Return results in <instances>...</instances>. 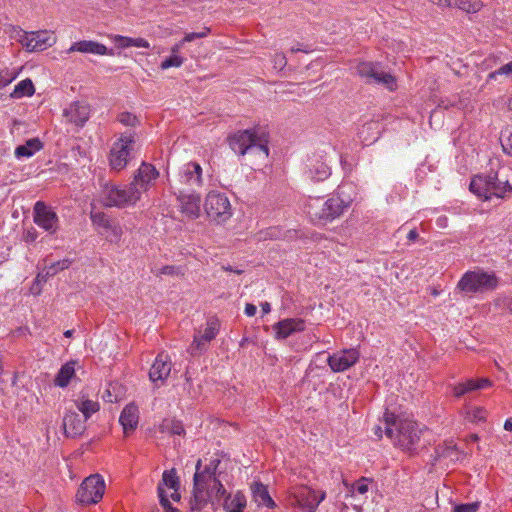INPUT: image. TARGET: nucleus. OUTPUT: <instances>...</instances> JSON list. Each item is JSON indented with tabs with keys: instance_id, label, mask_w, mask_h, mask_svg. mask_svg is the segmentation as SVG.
Here are the masks:
<instances>
[{
	"instance_id": "1",
	"label": "nucleus",
	"mask_w": 512,
	"mask_h": 512,
	"mask_svg": "<svg viewBox=\"0 0 512 512\" xmlns=\"http://www.w3.org/2000/svg\"><path fill=\"white\" fill-rule=\"evenodd\" d=\"M384 422L385 434L393 439L396 445L409 452L417 450L422 430L415 421L386 411Z\"/></svg>"
},
{
	"instance_id": "2",
	"label": "nucleus",
	"mask_w": 512,
	"mask_h": 512,
	"mask_svg": "<svg viewBox=\"0 0 512 512\" xmlns=\"http://www.w3.org/2000/svg\"><path fill=\"white\" fill-rule=\"evenodd\" d=\"M349 205L350 201L342 199L338 194L326 200L310 196L305 211L314 224L326 225L339 218Z\"/></svg>"
},
{
	"instance_id": "3",
	"label": "nucleus",
	"mask_w": 512,
	"mask_h": 512,
	"mask_svg": "<svg viewBox=\"0 0 512 512\" xmlns=\"http://www.w3.org/2000/svg\"><path fill=\"white\" fill-rule=\"evenodd\" d=\"M230 148L238 155H245L248 151H257L268 157V139L266 134H257L255 130H240L228 136Z\"/></svg>"
},
{
	"instance_id": "4",
	"label": "nucleus",
	"mask_w": 512,
	"mask_h": 512,
	"mask_svg": "<svg viewBox=\"0 0 512 512\" xmlns=\"http://www.w3.org/2000/svg\"><path fill=\"white\" fill-rule=\"evenodd\" d=\"M469 188L471 192L479 197H483L485 200L490 199L492 196L503 198L506 192H512V186L509 184L508 179L501 178L499 172L474 177Z\"/></svg>"
},
{
	"instance_id": "5",
	"label": "nucleus",
	"mask_w": 512,
	"mask_h": 512,
	"mask_svg": "<svg viewBox=\"0 0 512 512\" xmlns=\"http://www.w3.org/2000/svg\"><path fill=\"white\" fill-rule=\"evenodd\" d=\"M498 278L494 273L483 270L467 271L457 284V288L466 294L483 293L494 290Z\"/></svg>"
},
{
	"instance_id": "6",
	"label": "nucleus",
	"mask_w": 512,
	"mask_h": 512,
	"mask_svg": "<svg viewBox=\"0 0 512 512\" xmlns=\"http://www.w3.org/2000/svg\"><path fill=\"white\" fill-rule=\"evenodd\" d=\"M102 198L105 206L118 208L134 205L140 199L136 188H132L130 185L120 188L112 184L104 186Z\"/></svg>"
},
{
	"instance_id": "7",
	"label": "nucleus",
	"mask_w": 512,
	"mask_h": 512,
	"mask_svg": "<svg viewBox=\"0 0 512 512\" xmlns=\"http://www.w3.org/2000/svg\"><path fill=\"white\" fill-rule=\"evenodd\" d=\"M135 140L133 133H123L120 138L113 143L109 154L110 166L113 170L120 171L124 169L132 158Z\"/></svg>"
},
{
	"instance_id": "8",
	"label": "nucleus",
	"mask_w": 512,
	"mask_h": 512,
	"mask_svg": "<svg viewBox=\"0 0 512 512\" xmlns=\"http://www.w3.org/2000/svg\"><path fill=\"white\" fill-rule=\"evenodd\" d=\"M202 461L199 459L196 463V471L193 477V498L190 501L192 511H200L209 502L208 485L214 479V476L206 474L201 470Z\"/></svg>"
},
{
	"instance_id": "9",
	"label": "nucleus",
	"mask_w": 512,
	"mask_h": 512,
	"mask_svg": "<svg viewBox=\"0 0 512 512\" xmlns=\"http://www.w3.org/2000/svg\"><path fill=\"white\" fill-rule=\"evenodd\" d=\"M105 483L99 474L90 475L81 483L76 497L77 500L85 505L98 503L104 494Z\"/></svg>"
},
{
	"instance_id": "10",
	"label": "nucleus",
	"mask_w": 512,
	"mask_h": 512,
	"mask_svg": "<svg viewBox=\"0 0 512 512\" xmlns=\"http://www.w3.org/2000/svg\"><path fill=\"white\" fill-rule=\"evenodd\" d=\"M204 207L208 217L217 223L224 222L231 216V205L225 194L208 193Z\"/></svg>"
},
{
	"instance_id": "11",
	"label": "nucleus",
	"mask_w": 512,
	"mask_h": 512,
	"mask_svg": "<svg viewBox=\"0 0 512 512\" xmlns=\"http://www.w3.org/2000/svg\"><path fill=\"white\" fill-rule=\"evenodd\" d=\"M357 73L361 77L367 78L368 82L383 84L390 90L395 88V78L391 74L380 70L378 64L361 62L357 65Z\"/></svg>"
},
{
	"instance_id": "12",
	"label": "nucleus",
	"mask_w": 512,
	"mask_h": 512,
	"mask_svg": "<svg viewBox=\"0 0 512 512\" xmlns=\"http://www.w3.org/2000/svg\"><path fill=\"white\" fill-rule=\"evenodd\" d=\"M34 222L50 234H54L59 228V219L55 211L44 202L37 201L33 210Z\"/></svg>"
},
{
	"instance_id": "13",
	"label": "nucleus",
	"mask_w": 512,
	"mask_h": 512,
	"mask_svg": "<svg viewBox=\"0 0 512 512\" xmlns=\"http://www.w3.org/2000/svg\"><path fill=\"white\" fill-rule=\"evenodd\" d=\"M219 321L216 318H211L207 321V326L201 335H195L194 341L188 348V352L192 356L201 354L206 350V344L213 340L219 331Z\"/></svg>"
},
{
	"instance_id": "14",
	"label": "nucleus",
	"mask_w": 512,
	"mask_h": 512,
	"mask_svg": "<svg viewBox=\"0 0 512 512\" xmlns=\"http://www.w3.org/2000/svg\"><path fill=\"white\" fill-rule=\"evenodd\" d=\"M294 496L300 507L308 512H315L319 504L325 499L326 493L303 486L297 489Z\"/></svg>"
},
{
	"instance_id": "15",
	"label": "nucleus",
	"mask_w": 512,
	"mask_h": 512,
	"mask_svg": "<svg viewBox=\"0 0 512 512\" xmlns=\"http://www.w3.org/2000/svg\"><path fill=\"white\" fill-rule=\"evenodd\" d=\"M158 175V171L152 164L143 162L137 170L133 181L130 183V186L137 189L140 198L141 194L148 190L152 181L156 180Z\"/></svg>"
},
{
	"instance_id": "16",
	"label": "nucleus",
	"mask_w": 512,
	"mask_h": 512,
	"mask_svg": "<svg viewBox=\"0 0 512 512\" xmlns=\"http://www.w3.org/2000/svg\"><path fill=\"white\" fill-rule=\"evenodd\" d=\"M357 349L351 348L328 356L327 363L334 372H343L352 367L359 359Z\"/></svg>"
},
{
	"instance_id": "17",
	"label": "nucleus",
	"mask_w": 512,
	"mask_h": 512,
	"mask_svg": "<svg viewBox=\"0 0 512 512\" xmlns=\"http://www.w3.org/2000/svg\"><path fill=\"white\" fill-rule=\"evenodd\" d=\"M56 41L55 36L49 31H36L26 35L23 45L29 51H42L51 47Z\"/></svg>"
},
{
	"instance_id": "18",
	"label": "nucleus",
	"mask_w": 512,
	"mask_h": 512,
	"mask_svg": "<svg viewBox=\"0 0 512 512\" xmlns=\"http://www.w3.org/2000/svg\"><path fill=\"white\" fill-rule=\"evenodd\" d=\"M181 212L191 219L198 218L200 215V196L196 193H185L179 190L177 195Z\"/></svg>"
},
{
	"instance_id": "19",
	"label": "nucleus",
	"mask_w": 512,
	"mask_h": 512,
	"mask_svg": "<svg viewBox=\"0 0 512 512\" xmlns=\"http://www.w3.org/2000/svg\"><path fill=\"white\" fill-rule=\"evenodd\" d=\"M63 115L68 122L82 127L89 119L90 106L85 102L76 101L64 110Z\"/></svg>"
},
{
	"instance_id": "20",
	"label": "nucleus",
	"mask_w": 512,
	"mask_h": 512,
	"mask_svg": "<svg viewBox=\"0 0 512 512\" xmlns=\"http://www.w3.org/2000/svg\"><path fill=\"white\" fill-rule=\"evenodd\" d=\"M178 179L181 184L189 187L200 186L202 184V168L196 162L185 164L178 173Z\"/></svg>"
},
{
	"instance_id": "21",
	"label": "nucleus",
	"mask_w": 512,
	"mask_h": 512,
	"mask_svg": "<svg viewBox=\"0 0 512 512\" xmlns=\"http://www.w3.org/2000/svg\"><path fill=\"white\" fill-rule=\"evenodd\" d=\"M171 372V363L169 361V356L164 353H160L157 355L150 371L149 378L152 382H156L158 380L164 381Z\"/></svg>"
},
{
	"instance_id": "22",
	"label": "nucleus",
	"mask_w": 512,
	"mask_h": 512,
	"mask_svg": "<svg viewBox=\"0 0 512 512\" xmlns=\"http://www.w3.org/2000/svg\"><path fill=\"white\" fill-rule=\"evenodd\" d=\"M63 428L67 437H77L86 429L85 420L77 412L69 411L63 418Z\"/></svg>"
},
{
	"instance_id": "23",
	"label": "nucleus",
	"mask_w": 512,
	"mask_h": 512,
	"mask_svg": "<svg viewBox=\"0 0 512 512\" xmlns=\"http://www.w3.org/2000/svg\"><path fill=\"white\" fill-rule=\"evenodd\" d=\"M305 329V323L302 319L288 318L279 321L274 325L276 337L278 339H285L294 332H300Z\"/></svg>"
},
{
	"instance_id": "24",
	"label": "nucleus",
	"mask_w": 512,
	"mask_h": 512,
	"mask_svg": "<svg viewBox=\"0 0 512 512\" xmlns=\"http://www.w3.org/2000/svg\"><path fill=\"white\" fill-rule=\"evenodd\" d=\"M139 420V411L138 407L130 403L126 405L121 412L119 422L123 427V431L125 435H128L130 432H133L137 425Z\"/></svg>"
},
{
	"instance_id": "25",
	"label": "nucleus",
	"mask_w": 512,
	"mask_h": 512,
	"mask_svg": "<svg viewBox=\"0 0 512 512\" xmlns=\"http://www.w3.org/2000/svg\"><path fill=\"white\" fill-rule=\"evenodd\" d=\"M71 264V261L68 259L60 260L55 263H52L50 266L46 267L42 272L38 273L36 276L35 282L33 284L32 290L33 293L39 294L41 289L38 288L35 290V286H38L41 283H45L48 278L56 275L59 271L67 269Z\"/></svg>"
},
{
	"instance_id": "26",
	"label": "nucleus",
	"mask_w": 512,
	"mask_h": 512,
	"mask_svg": "<svg viewBox=\"0 0 512 512\" xmlns=\"http://www.w3.org/2000/svg\"><path fill=\"white\" fill-rule=\"evenodd\" d=\"M68 53L72 52H80V53H90L95 55H106L108 54V49L105 45L91 41V40H82L75 42L71 45V47L67 51Z\"/></svg>"
},
{
	"instance_id": "27",
	"label": "nucleus",
	"mask_w": 512,
	"mask_h": 512,
	"mask_svg": "<svg viewBox=\"0 0 512 512\" xmlns=\"http://www.w3.org/2000/svg\"><path fill=\"white\" fill-rule=\"evenodd\" d=\"M222 498L225 512H243L246 507V497L239 491L234 495L226 493Z\"/></svg>"
},
{
	"instance_id": "28",
	"label": "nucleus",
	"mask_w": 512,
	"mask_h": 512,
	"mask_svg": "<svg viewBox=\"0 0 512 512\" xmlns=\"http://www.w3.org/2000/svg\"><path fill=\"white\" fill-rule=\"evenodd\" d=\"M380 135V125L377 121H370L362 126L358 136L366 145L374 143Z\"/></svg>"
},
{
	"instance_id": "29",
	"label": "nucleus",
	"mask_w": 512,
	"mask_h": 512,
	"mask_svg": "<svg viewBox=\"0 0 512 512\" xmlns=\"http://www.w3.org/2000/svg\"><path fill=\"white\" fill-rule=\"evenodd\" d=\"M42 148L43 144L39 138H32L27 140L25 144L17 146L14 153L17 158L31 157Z\"/></svg>"
},
{
	"instance_id": "30",
	"label": "nucleus",
	"mask_w": 512,
	"mask_h": 512,
	"mask_svg": "<svg viewBox=\"0 0 512 512\" xmlns=\"http://www.w3.org/2000/svg\"><path fill=\"white\" fill-rule=\"evenodd\" d=\"M75 364V361H69L60 368L54 380L56 386L64 388L69 384L75 374Z\"/></svg>"
},
{
	"instance_id": "31",
	"label": "nucleus",
	"mask_w": 512,
	"mask_h": 512,
	"mask_svg": "<svg viewBox=\"0 0 512 512\" xmlns=\"http://www.w3.org/2000/svg\"><path fill=\"white\" fill-rule=\"evenodd\" d=\"M252 493L258 505H264L269 508L275 506V502L270 497L267 487L262 483H254L252 486Z\"/></svg>"
},
{
	"instance_id": "32",
	"label": "nucleus",
	"mask_w": 512,
	"mask_h": 512,
	"mask_svg": "<svg viewBox=\"0 0 512 512\" xmlns=\"http://www.w3.org/2000/svg\"><path fill=\"white\" fill-rule=\"evenodd\" d=\"M448 7H457L467 13H476L480 11L483 4L480 0H445Z\"/></svg>"
},
{
	"instance_id": "33",
	"label": "nucleus",
	"mask_w": 512,
	"mask_h": 512,
	"mask_svg": "<svg viewBox=\"0 0 512 512\" xmlns=\"http://www.w3.org/2000/svg\"><path fill=\"white\" fill-rule=\"evenodd\" d=\"M35 92L34 84L31 79L27 78L20 81L10 94L11 98H22L24 96H32Z\"/></svg>"
},
{
	"instance_id": "34",
	"label": "nucleus",
	"mask_w": 512,
	"mask_h": 512,
	"mask_svg": "<svg viewBox=\"0 0 512 512\" xmlns=\"http://www.w3.org/2000/svg\"><path fill=\"white\" fill-rule=\"evenodd\" d=\"M75 404L77 409L84 415L85 420L90 418V416L100 408L98 402L89 399L77 400L75 401Z\"/></svg>"
},
{
	"instance_id": "35",
	"label": "nucleus",
	"mask_w": 512,
	"mask_h": 512,
	"mask_svg": "<svg viewBox=\"0 0 512 512\" xmlns=\"http://www.w3.org/2000/svg\"><path fill=\"white\" fill-rule=\"evenodd\" d=\"M309 173L313 180L323 181L331 175V169L326 163L318 161L313 168L309 170Z\"/></svg>"
},
{
	"instance_id": "36",
	"label": "nucleus",
	"mask_w": 512,
	"mask_h": 512,
	"mask_svg": "<svg viewBox=\"0 0 512 512\" xmlns=\"http://www.w3.org/2000/svg\"><path fill=\"white\" fill-rule=\"evenodd\" d=\"M162 432H167L171 435H183L185 433L182 422L178 420H165L161 426Z\"/></svg>"
},
{
	"instance_id": "37",
	"label": "nucleus",
	"mask_w": 512,
	"mask_h": 512,
	"mask_svg": "<svg viewBox=\"0 0 512 512\" xmlns=\"http://www.w3.org/2000/svg\"><path fill=\"white\" fill-rule=\"evenodd\" d=\"M110 228H112V233H108L107 240L111 243H117L122 236V228L115 220L109 219L108 225H104L101 229L107 231Z\"/></svg>"
},
{
	"instance_id": "38",
	"label": "nucleus",
	"mask_w": 512,
	"mask_h": 512,
	"mask_svg": "<svg viewBox=\"0 0 512 512\" xmlns=\"http://www.w3.org/2000/svg\"><path fill=\"white\" fill-rule=\"evenodd\" d=\"M159 484H161L163 488L164 486L170 489L179 488L180 482L178 476L176 475V470L171 469L164 471L162 475V481Z\"/></svg>"
},
{
	"instance_id": "39",
	"label": "nucleus",
	"mask_w": 512,
	"mask_h": 512,
	"mask_svg": "<svg viewBox=\"0 0 512 512\" xmlns=\"http://www.w3.org/2000/svg\"><path fill=\"white\" fill-rule=\"evenodd\" d=\"M207 491H209V500L212 496H215L218 501H220L227 493L223 484L216 476L208 485Z\"/></svg>"
},
{
	"instance_id": "40",
	"label": "nucleus",
	"mask_w": 512,
	"mask_h": 512,
	"mask_svg": "<svg viewBox=\"0 0 512 512\" xmlns=\"http://www.w3.org/2000/svg\"><path fill=\"white\" fill-rule=\"evenodd\" d=\"M501 144L503 150L512 156V127L502 132Z\"/></svg>"
},
{
	"instance_id": "41",
	"label": "nucleus",
	"mask_w": 512,
	"mask_h": 512,
	"mask_svg": "<svg viewBox=\"0 0 512 512\" xmlns=\"http://www.w3.org/2000/svg\"><path fill=\"white\" fill-rule=\"evenodd\" d=\"M184 62V58L179 55H171L162 61L160 67L165 70L171 67H180Z\"/></svg>"
},
{
	"instance_id": "42",
	"label": "nucleus",
	"mask_w": 512,
	"mask_h": 512,
	"mask_svg": "<svg viewBox=\"0 0 512 512\" xmlns=\"http://www.w3.org/2000/svg\"><path fill=\"white\" fill-rule=\"evenodd\" d=\"M498 75L512 76V61L501 66L499 69L490 72L487 81L495 80Z\"/></svg>"
},
{
	"instance_id": "43",
	"label": "nucleus",
	"mask_w": 512,
	"mask_h": 512,
	"mask_svg": "<svg viewBox=\"0 0 512 512\" xmlns=\"http://www.w3.org/2000/svg\"><path fill=\"white\" fill-rule=\"evenodd\" d=\"M368 479L365 478V477H362L360 480H358L357 482L353 483L350 488H349V492L354 494L355 492L359 493V494H365L368 492Z\"/></svg>"
},
{
	"instance_id": "44",
	"label": "nucleus",
	"mask_w": 512,
	"mask_h": 512,
	"mask_svg": "<svg viewBox=\"0 0 512 512\" xmlns=\"http://www.w3.org/2000/svg\"><path fill=\"white\" fill-rule=\"evenodd\" d=\"M118 121L125 126L135 127L138 124V118L130 112H122L118 115Z\"/></svg>"
},
{
	"instance_id": "45",
	"label": "nucleus",
	"mask_w": 512,
	"mask_h": 512,
	"mask_svg": "<svg viewBox=\"0 0 512 512\" xmlns=\"http://www.w3.org/2000/svg\"><path fill=\"white\" fill-rule=\"evenodd\" d=\"M109 217L103 212H92L91 220L95 226L102 228L104 225H108Z\"/></svg>"
},
{
	"instance_id": "46",
	"label": "nucleus",
	"mask_w": 512,
	"mask_h": 512,
	"mask_svg": "<svg viewBox=\"0 0 512 512\" xmlns=\"http://www.w3.org/2000/svg\"><path fill=\"white\" fill-rule=\"evenodd\" d=\"M157 492H158V496H159V500H160V504L161 506L164 508V510L166 512H168L170 509H172V505L168 499V496L166 494V491L165 489L162 487L161 484L158 485V488H157Z\"/></svg>"
},
{
	"instance_id": "47",
	"label": "nucleus",
	"mask_w": 512,
	"mask_h": 512,
	"mask_svg": "<svg viewBox=\"0 0 512 512\" xmlns=\"http://www.w3.org/2000/svg\"><path fill=\"white\" fill-rule=\"evenodd\" d=\"M157 492H158V496H159V500H160V504L161 506L164 508V510L166 512H168L170 509H172V505L168 499V496L166 494V491L165 489L162 487L161 484L158 485V488H157Z\"/></svg>"
},
{
	"instance_id": "48",
	"label": "nucleus",
	"mask_w": 512,
	"mask_h": 512,
	"mask_svg": "<svg viewBox=\"0 0 512 512\" xmlns=\"http://www.w3.org/2000/svg\"><path fill=\"white\" fill-rule=\"evenodd\" d=\"M479 506V502L458 504L453 507V512H476Z\"/></svg>"
},
{
	"instance_id": "49",
	"label": "nucleus",
	"mask_w": 512,
	"mask_h": 512,
	"mask_svg": "<svg viewBox=\"0 0 512 512\" xmlns=\"http://www.w3.org/2000/svg\"><path fill=\"white\" fill-rule=\"evenodd\" d=\"M471 391H473V389L472 386L469 385V380H467L465 383H459L453 387L454 396L457 398Z\"/></svg>"
},
{
	"instance_id": "50",
	"label": "nucleus",
	"mask_w": 512,
	"mask_h": 512,
	"mask_svg": "<svg viewBox=\"0 0 512 512\" xmlns=\"http://www.w3.org/2000/svg\"><path fill=\"white\" fill-rule=\"evenodd\" d=\"M16 78L14 72H10L8 69L0 71V89L10 84Z\"/></svg>"
},
{
	"instance_id": "51",
	"label": "nucleus",
	"mask_w": 512,
	"mask_h": 512,
	"mask_svg": "<svg viewBox=\"0 0 512 512\" xmlns=\"http://www.w3.org/2000/svg\"><path fill=\"white\" fill-rule=\"evenodd\" d=\"M441 449H442L441 451H440V447L436 449V453H437L438 457L451 458V459H453L454 457L457 458V451L454 446H447V447L441 448Z\"/></svg>"
},
{
	"instance_id": "52",
	"label": "nucleus",
	"mask_w": 512,
	"mask_h": 512,
	"mask_svg": "<svg viewBox=\"0 0 512 512\" xmlns=\"http://www.w3.org/2000/svg\"><path fill=\"white\" fill-rule=\"evenodd\" d=\"M210 33V28L204 27L201 32L187 33L183 38L185 42H192L196 39L204 38Z\"/></svg>"
},
{
	"instance_id": "53",
	"label": "nucleus",
	"mask_w": 512,
	"mask_h": 512,
	"mask_svg": "<svg viewBox=\"0 0 512 512\" xmlns=\"http://www.w3.org/2000/svg\"><path fill=\"white\" fill-rule=\"evenodd\" d=\"M469 385H471L473 391H475L491 386V381L488 378H481L478 380L469 379Z\"/></svg>"
},
{
	"instance_id": "54",
	"label": "nucleus",
	"mask_w": 512,
	"mask_h": 512,
	"mask_svg": "<svg viewBox=\"0 0 512 512\" xmlns=\"http://www.w3.org/2000/svg\"><path fill=\"white\" fill-rule=\"evenodd\" d=\"M274 68L282 70L287 65L286 56L282 53H277L273 59Z\"/></svg>"
},
{
	"instance_id": "55",
	"label": "nucleus",
	"mask_w": 512,
	"mask_h": 512,
	"mask_svg": "<svg viewBox=\"0 0 512 512\" xmlns=\"http://www.w3.org/2000/svg\"><path fill=\"white\" fill-rule=\"evenodd\" d=\"M220 464V459H213L210 461V463L208 465H206L203 469H201L202 471L206 472V474H210L212 476H216V471H217V468Z\"/></svg>"
},
{
	"instance_id": "56",
	"label": "nucleus",
	"mask_w": 512,
	"mask_h": 512,
	"mask_svg": "<svg viewBox=\"0 0 512 512\" xmlns=\"http://www.w3.org/2000/svg\"><path fill=\"white\" fill-rule=\"evenodd\" d=\"M176 272V267L172 265L163 266L157 275H174Z\"/></svg>"
},
{
	"instance_id": "57",
	"label": "nucleus",
	"mask_w": 512,
	"mask_h": 512,
	"mask_svg": "<svg viewBox=\"0 0 512 512\" xmlns=\"http://www.w3.org/2000/svg\"><path fill=\"white\" fill-rule=\"evenodd\" d=\"M37 238V232L32 229V230H28L25 235H24V239L26 242H34Z\"/></svg>"
},
{
	"instance_id": "58",
	"label": "nucleus",
	"mask_w": 512,
	"mask_h": 512,
	"mask_svg": "<svg viewBox=\"0 0 512 512\" xmlns=\"http://www.w3.org/2000/svg\"><path fill=\"white\" fill-rule=\"evenodd\" d=\"M133 41H135V39H133V38L119 37V42H120V46L121 47H131V46H134Z\"/></svg>"
},
{
	"instance_id": "59",
	"label": "nucleus",
	"mask_w": 512,
	"mask_h": 512,
	"mask_svg": "<svg viewBox=\"0 0 512 512\" xmlns=\"http://www.w3.org/2000/svg\"><path fill=\"white\" fill-rule=\"evenodd\" d=\"M257 308L254 304L247 303L245 306V314L249 317H252L256 314Z\"/></svg>"
},
{
	"instance_id": "60",
	"label": "nucleus",
	"mask_w": 512,
	"mask_h": 512,
	"mask_svg": "<svg viewBox=\"0 0 512 512\" xmlns=\"http://www.w3.org/2000/svg\"><path fill=\"white\" fill-rule=\"evenodd\" d=\"M133 44L135 47H141V48H149V43L143 38H135V41H133Z\"/></svg>"
},
{
	"instance_id": "61",
	"label": "nucleus",
	"mask_w": 512,
	"mask_h": 512,
	"mask_svg": "<svg viewBox=\"0 0 512 512\" xmlns=\"http://www.w3.org/2000/svg\"><path fill=\"white\" fill-rule=\"evenodd\" d=\"M102 397L106 402L113 403L117 401V396H114L109 389L105 391V394Z\"/></svg>"
},
{
	"instance_id": "62",
	"label": "nucleus",
	"mask_w": 512,
	"mask_h": 512,
	"mask_svg": "<svg viewBox=\"0 0 512 512\" xmlns=\"http://www.w3.org/2000/svg\"><path fill=\"white\" fill-rule=\"evenodd\" d=\"M185 41H183V39L175 44L172 48H171V52H172V55H178L179 51L181 50V48L183 47Z\"/></svg>"
},
{
	"instance_id": "63",
	"label": "nucleus",
	"mask_w": 512,
	"mask_h": 512,
	"mask_svg": "<svg viewBox=\"0 0 512 512\" xmlns=\"http://www.w3.org/2000/svg\"><path fill=\"white\" fill-rule=\"evenodd\" d=\"M418 237H419V234L416 231V229L410 230L408 235H407V238H408L409 241H415Z\"/></svg>"
},
{
	"instance_id": "64",
	"label": "nucleus",
	"mask_w": 512,
	"mask_h": 512,
	"mask_svg": "<svg viewBox=\"0 0 512 512\" xmlns=\"http://www.w3.org/2000/svg\"><path fill=\"white\" fill-rule=\"evenodd\" d=\"M504 429L512 432V418L507 419L504 424Z\"/></svg>"
}]
</instances>
